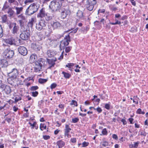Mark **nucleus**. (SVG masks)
<instances>
[{
  "mask_svg": "<svg viewBox=\"0 0 148 148\" xmlns=\"http://www.w3.org/2000/svg\"><path fill=\"white\" fill-rule=\"evenodd\" d=\"M40 130L42 131H43L46 129L47 127L46 124L45 123H41L40 124Z\"/></svg>",
  "mask_w": 148,
  "mask_h": 148,
  "instance_id": "nucleus-30",
  "label": "nucleus"
},
{
  "mask_svg": "<svg viewBox=\"0 0 148 148\" xmlns=\"http://www.w3.org/2000/svg\"><path fill=\"white\" fill-rule=\"evenodd\" d=\"M57 84L56 83H53L51 85L50 88L51 89H53L55 88Z\"/></svg>",
  "mask_w": 148,
  "mask_h": 148,
  "instance_id": "nucleus-52",
  "label": "nucleus"
},
{
  "mask_svg": "<svg viewBox=\"0 0 148 148\" xmlns=\"http://www.w3.org/2000/svg\"><path fill=\"white\" fill-rule=\"evenodd\" d=\"M105 108L108 110L110 109V105L108 104H106L105 105Z\"/></svg>",
  "mask_w": 148,
  "mask_h": 148,
  "instance_id": "nucleus-59",
  "label": "nucleus"
},
{
  "mask_svg": "<svg viewBox=\"0 0 148 148\" xmlns=\"http://www.w3.org/2000/svg\"><path fill=\"white\" fill-rule=\"evenodd\" d=\"M18 21L21 26L24 23L23 21L22 20H19Z\"/></svg>",
  "mask_w": 148,
  "mask_h": 148,
  "instance_id": "nucleus-63",
  "label": "nucleus"
},
{
  "mask_svg": "<svg viewBox=\"0 0 148 148\" xmlns=\"http://www.w3.org/2000/svg\"><path fill=\"white\" fill-rule=\"evenodd\" d=\"M45 16V19L47 21H49L51 20L52 18V16L49 15H47L46 14V15Z\"/></svg>",
  "mask_w": 148,
  "mask_h": 148,
  "instance_id": "nucleus-42",
  "label": "nucleus"
},
{
  "mask_svg": "<svg viewBox=\"0 0 148 148\" xmlns=\"http://www.w3.org/2000/svg\"><path fill=\"white\" fill-rule=\"evenodd\" d=\"M64 52V51H63L62 52V53H61L60 56V57L59 58H58V59L59 60H60V59H62L63 58Z\"/></svg>",
  "mask_w": 148,
  "mask_h": 148,
  "instance_id": "nucleus-60",
  "label": "nucleus"
},
{
  "mask_svg": "<svg viewBox=\"0 0 148 148\" xmlns=\"http://www.w3.org/2000/svg\"><path fill=\"white\" fill-rule=\"evenodd\" d=\"M39 5L37 3L31 4L26 9L25 14L26 15H31L37 12L39 8Z\"/></svg>",
  "mask_w": 148,
  "mask_h": 148,
  "instance_id": "nucleus-2",
  "label": "nucleus"
},
{
  "mask_svg": "<svg viewBox=\"0 0 148 148\" xmlns=\"http://www.w3.org/2000/svg\"><path fill=\"white\" fill-rule=\"evenodd\" d=\"M60 131V130L57 129L54 131V134L55 135H57L59 133Z\"/></svg>",
  "mask_w": 148,
  "mask_h": 148,
  "instance_id": "nucleus-57",
  "label": "nucleus"
},
{
  "mask_svg": "<svg viewBox=\"0 0 148 148\" xmlns=\"http://www.w3.org/2000/svg\"><path fill=\"white\" fill-rule=\"evenodd\" d=\"M58 42L56 40H53L49 42L50 45L52 46L55 47L58 44Z\"/></svg>",
  "mask_w": 148,
  "mask_h": 148,
  "instance_id": "nucleus-27",
  "label": "nucleus"
},
{
  "mask_svg": "<svg viewBox=\"0 0 148 148\" xmlns=\"http://www.w3.org/2000/svg\"><path fill=\"white\" fill-rule=\"evenodd\" d=\"M42 60L41 59L40 60H39L38 61L36 62L35 65L34 69L35 72H37L40 71L42 66Z\"/></svg>",
  "mask_w": 148,
  "mask_h": 148,
  "instance_id": "nucleus-8",
  "label": "nucleus"
},
{
  "mask_svg": "<svg viewBox=\"0 0 148 148\" xmlns=\"http://www.w3.org/2000/svg\"><path fill=\"white\" fill-rule=\"evenodd\" d=\"M89 145V142L84 141L82 143V147H87Z\"/></svg>",
  "mask_w": 148,
  "mask_h": 148,
  "instance_id": "nucleus-36",
  "label": "nucleus"
},
{
  "mask_svg": "<svg viewBox=\"0 0 148 148\" xmlns=\"http://www.w3.org/2000/svg\"><path fill=\"white\" fill-rule=\"evenodd\" d=\"M21 97L18 96H16L15 98L14 103H16L18 101L21 100Z\"/></svg>",
  "mask_w": 148,
  "mask_h": 148,
  "instance_id": "nucleus-39",
  "label": "nucleus"
},
{
  "mask_svg": "<svg viewBox=\"0 0 148 148\" xmlns=\"http://www.w3.org/2000/svg\"><path fill=\"white\" fill-rule=\"evenodd\" d=\"M70 141L72 143H75L76 142V139L75 138H72L70 139Z\"/></svg>",
  "mask_w": 148,
  "mask_h": 148,
  "instance_id": "nucleus-51",
  "label": "nucleus"
},
{
  "mask_svg": "<svg viewBox=\"0 0 148 148\" xmlns=\"http://www.w3.org/2000/svg\"><path fill=\"white\" fill-rule=\"evenodd\" d=\"M136 113L137 114H145V112L143 111H142L141 109L140 108H139L136 111Z\"/></svg>",
  "mask_w": 148,
  "mask_h": 148,
  "instance_id": "nucleus-40",
  "label": "nucleus"
},
{
  "mask_svg": "<svg viewBox=\"0 0 148 148\" xmlns=\"http://www.w3.org/2000/svg\"><path fill=\"white\" fill-rule=\"evenodd\" d=\"M1 19L2 21L1 22L2 23H5L7 21V16L6 15H4L2 16L1 17Z\"/></svg>",
  "mask_w": 148,
  "mask_h": 148,
  "instance_id": "nucleus-33",
  "label": "nucleus"
},
{
  "mask_svg": "<svg viewBox=\"0 0 148 148\" xmlns=\"http://www.w3.org/2000/svg\"><path fill=\"white\" fill-rule=\"evenodd\" d=\"M7 13L10 17L13 16L15 13L14 11L11 8H9L8 9Z\"/></svg>",
  "mask_w": 148,
  "mask_h": 148,
  "instance_id": "nucleus-25",
  "label": "nucleus"
},
{
  "mask_svg": "<svg viewBox=\"0 0 148 148\" xmlns=\"http://www.w3.org/2000/svg\"><path fill=\"white\" fill-rule=\"evenodd\" d=\"M46 15V14L45 10L44 8H42L40 10L39 12L37 15V17L38 18H42L45 17Z\"/></svg>",
  "mask_w": 148,
  "mask_h": 148,
  "instance_id": "nucleus-13",
  "label": "nucleus"
},
{
  "mask_svg": "<svg viewBox=\"0 0 148 148\" xmlns=\"http://www.w3.org/2000/svg\"><path fill=\"white\" fill-rule=\"evenodd\" d=\"M139 98L137 96L134 97L133 99V102L135 103L136 104H138V99Z\"/></svg>",
  "mask_w": 148,
  "mask_h": 148,
  "instance_id": "nucleus-38",
  "label": "nucleus"
},
{
  "mask_svg": "<svg viewBox=\"0 0 148 148\" xmlns=\"http://www.w3.org/2000/svg\"><path fill=\"white\" fill-rule=\"evenodd\" d=\"M46 26L45 22L44 20H41L38 23H36V29L38 30H40Z\"/></svg>",
  "mask_w": 148,
  "mask_h": 148,
  "instance_id": "nucleus-11",
  "label": "nucleus"
},
{
  "mask_svg": "<svg viewBox=\"0 0 148 148\" xmlns=\"http://www.w3.org/2000/svg\"><path fill=\"white\" fill-rule=\"evenodd\" d=\"M130 1L133 5L135 6L136 3L134 0H130Z\"/></svg>",
  "mask_w": 148,
  "mask_h": 148,
  "instance_id": "nucleus-64",
  "label": "nucleus"
},
{
  "mask_svg": "<svg viewBox=\"0 0 148 148\" xmlns=\"http://www.w3.org/2000/svg\"><path fill=\"white\" fill-rule=\"evenodd\" d=\"M5 85L3 83H0V89H3L5 87Z\"/></svg>",
  "mask_w": 148,
  "mask_h": 148,
  "instance_id": "nucleus-54",
  "label": "nucleus"
},
{
  "mask_svg": "<svg viewBox=\"0 0 148 148\" xmlns=\"http://www.w3.org/2000/svg\"><path fill=\"white\" fill-rule=\"evenodd\" d=\"M53 29H57L59 28L61 26V24L58 21L53 22V23L51 24Z\"/></svg>",
  "mask_w": 148,
  "mask_h": 148,
  "instance_id": "nucleus-16",
  "label": "nucleus"
},
{
  "mask_svg": "<svg viewBox=\"0 0 148 148\" xmlns=\"http://www.w3.org/2000/svg\"><path fill=\"white\" fill-rule=\"evenodd\" d=\"M5 42L6 43L11 45L15 44V40L12 38L6 39L5 40Z\"/></svg>",
  "mask_w": 148,
  "mask_h": 148,
  "instance_id": "nucleus-15",
  "label": "nucleus"
},
{
  "mask_svg": "<svg viewBox=\"0 0 148 148\" xmlns=\"http://www.w3.org/2000/svg\"><path fill=\"white\" fill-rule=\"evenodd\" d=\"M61 15L62 18H65L67 15L70 14V11L66 7L62 6V9L60 10Z\"/></svg>",
  "mask_w": 148,
  "mask_h": 148,
  "instance_id": "nucleus-6",
  "label": "nucleus"
},
{
  "mask_svg": "<svg viewBox=\"0 0 148 148\" xmlns=\"http://www.w3.org/2000/svg\"><path fill=\"white\" fill-rule=\"evenodd\" d=\"M32 48L36 51H39L40 49V47L36 43L32 44Z\"/></svg>",
  "mask_w": 148,
  "mask_h": 148,
  "instance_id": "nucleus-23",
  "label": "nucleus"
},
{
  "mask_svg": "<svg viewBox=\"0 0 148 148\" xmlns=\"http://www.w3.org/2000/svg\"><path fill=\"white\" fill-rule=\"evenodd\" d=\"M9 28L12 29V33L16 35L17 34L19 30V27L16 23H10L9 25Z\"/></svg>",
  "mask_w": 148,
  "mask_h": 148,
  "instance_id": "nucleus-7",
  "label": "nucleus"
},
{
  "mask_svg": "<svg viewBox=\"0 0 148 148\" xmlns=\"http://www.w3.org/2000/svg\"><path fill=\"white\" fill-rule=\"evenodd\" d=\"M13 9H15L16 10V14L17 15L20 14L23 11V8L22 7H18L14 6Z\"/></svg>",
  "mask_w": 148,
  "mask_h": 148,
  "instance_id": "nucleus-18",
  "label": "nucleus"
},
{
  "mask_svg": "<svg viewBox=\"0 0 148 148\" xmlns=\"http://www.w3.org/2000/svg\"><path fill=\"white\" fill-rule=\"evenodd\" d=\"M69 125V124H66L65 125V128L64 129V135L65 136H67L68 138L71 137V135L69 134V133L71 130L72 129L70 127Z\"/></svg>",
  "mask_w": 148,
  "mask_h": 148,
  "instance_id": "nucleus-10",
  "label": "nucleus"
},
{
  "mask_svg": "<svg viewBox=\"0 0 148 148\" xmlns=\"http://www.w3.org/2000/svg\"><path fill=\"white\" fill-rule=\"evenodd\" d=\"M51 3L52 10L54 12L59 11L60 12V10L62 9V5L60 4L59 2H56L54 1H52Z\"/></svg>",
  "mask_w": 148,
  "mask_h": 148,
  "instance_id": "nucleus-5",
  "label": "nucleus"
},
{
  "mask_svg": "<svg viewBox=\"0 0 148 148\" xmlns=\"http://www.w3.org/2000/svg\"><path fill=\"white\" fill-rule=\"evenodd\" d=\"M18 109V108L16 107L15 106H14L13 107V110L14 112L17 111Z\"/></svg>",
  "mask_w": 148,
  "mask_h": 148,
  "instance_id": "nucleus-62",
  "label": "nucleus"
},
{
  "mask_svg": "<svg viewBox=\"0 0 148 148\" xmlns=\"http://www.w3.org/2000/svg\"><path fill=\"white\" fill-rule=\"evenodd\" d=\"M86 3L95 5L97 3V0H87Z\"/></svg>",
  "mask_w": 148,
  "mask_h": 148,
  "instance_id": "nucleus-29",
  "label": "nucleus"
},
{
  "mask_svg": "<svg viewBox=\"0 0 148 148\" xmlns=\"http://www.w3.org/2000/svg\"><path fill=\"white\" fill-rule=\"evenodd\" d=\"M71 41V38L69 35L66 36L64 39L61 41L59 46L60 49L62 50L64 49L65 46L68 45Z\"/></svg>",
  "mask_w": 148,
  "mask_h": 148,
  "instance_id": "nucleus-3",
  "label": "nucleus"
},
{
  "mask_svg": "<svg viewBox=\"0 0 148 148\" xmlns=\"http://www.w3.org/2000/svg\"><path fill=\"white\" fill-rule=\"evenodd\" d=\"M95 5L92 4H90L86 3V8L88 10L91 11H92Z\"/></svg>",
  "mask_w": 148,
  "mask_h": 148,
  "instance_id": "nucleus-24",
  "label": "nucleus"
},
{
  "mask_svg": "<svg viewBox=\"0 0 148 148\" xmlns=\"http://www.w3.org/2000/svg\"><path fill=\"white\" fill-rule=\"evenodd\" d=\"M19 53L23 56H26L27 53V51L26 47L23 46H19L18 48Z\"/></svg>",
  "mask_w": 148,
  "mask_h": 148,
  "instance_id": "nucleus-12",
  "label": "nucleus"
},
{
  "mask_svg": "<svg viewBox=\"0 0 148 148\" xmlns=\"http://www.w3.org/2000/svg\"><path fill=\"white\" fill-rule=\"evenodd\" d=\"M3 90L7 94H10L12 91L11 87L7 85L5 86V87Z\"/></svg>",
  "mask_w": 148,
  "mask_h": 148,
  "instance_id": "nucleus-17",
  "label": "nucleus"
},
{
  "mask_svg": "<svg viewBox=\"0 0 148 148\" xmlns=\"http://www.w3.org/2000/svg\"><path fill=\"white\" fill-rule=\"evenodd\" d=\"M0 64L2 65V67H6L8 66V63L7 61L5 59H2L0 61Z\"/></svg>",
  "mask_w": 148,
  "mask_h": 148,
  "instance_id": "nucleus-22",
  "label": "nucleus"
},
{
  "mask_svg": "<svg viewBox=\"0 0 148 148\" xmlns=\"http://www.w3.org/2000/svg\"><path fill=\"white\" fill-rule=\"evenodd\" d=\"M98 13H104L105 12V10L104 9H99L98 10Z\"/></svg>",
  "mask_w": 148,
  "mask_h": 148,
  "instance_id": "nucleus-58",
  "label": "nucleus"
},
{
  "mask_svg": "<svg viewBox=\"0 0 148 148\" xmlns=\"http://www.w3.org/2000/svg\"><path fill=\"white\" fill-rule=\"evenodd\" d=\"M37 58V56L35 54H32L30 57V60L32 62L36 61Z\"/></svg>",
  "mask_w": 148,
  "mask_h": 148,
  "instance_id": "nucleus-26",
  "label": "nucleus"
},
{
  "mask_svg": "<svg viewBox=\"0 0 148 148\" xmlns=\"http://www.w3.org/2000/svg\"><path fill=\"white\" fill-rule=\"evenodd\" d=\"M54 53L50 50L48 51L47 54L48 57H51L54 56Z\"/></svg>",
  "mask_w": 148,
  "mask_h": 148,
  "instance_id": "nucleus-31",
  "label": "nucleus"
},
{
  "mask_svg": "<svg viewBox=\"0 0 148 148\" xmlns=\"http://www.w3.org/2000/svg\"><path fill=\"white\" fill-rule=\"evenodd\" d=\"M74 65V64L73 63H68L67 65H66V67H68L69 68H71V67L73 66Z\"/></svg>",
  "mask_w": 148,
  "mask_h": 148,
  "instance_id": "nucleus-53",
  "label": "nucleus"
},
{
  "mask_svg": "<svg viewBox=\"0 0 148 148\" xmlns=\"http://www.w3.org/2000/svg\"><path fill=\"white\" fill-rule=\"evenodd\" d=\"M139 143V142L138 141L136 142H134V144L132 145V147L134 148H137L138 146Z\"/></svg>",
  "mask_w": 148,
  "mask_h": 148,
  "instance_id": "nucleus-37",
  "label": "nucleus"
},
{
  "mask_svg": "<svg viewBox=\"0 0 148 148\" xmlns=\"http://www.w3.org/2000/svg\"><path fill=\"white\" fill-rule=\"evenodd\" d=\"M95 110H96L99 113L101 112L102 111V110L100 108L98 107Z\"/></svg>",
  "mask_w": 148,
  "mask_h": 148,
  "instance_id": "nucleus-56",
  "label": "nucleus"
},
{
  "mask_svg": "<svg viewBox=\"0 0 148 148\" xmlns=\"http://www.w3.org/2000/svg\"><path fill=\"white\" fill-rule=\"evenodd\" d=\"M102 134H100V135H107L108 134V131L106 128H104L102 130Z\"/></svg>",
  "mask_w": 148,
  "mask_h": 148,
  "instance_id": "nucleus-34",
  "label": "nucleus"
},
{
  "mask_svg": "<svg viewBox=\"0 0 148 148\" xmlns=\"http://www.w3.org/2000/svg\"><path fill=\"white\" fill-rule=\"evenodd\" d=\"M42 138L44 140H46L50 139V136L49 135H43Z\"/></svg>",
  "mask_w": 148,
  "mask_h": 148,
  "instance_id": "nucleus-43",
  "label": "nucleus"
},
{
  "mask_svg": "<svg viewBox=\"0 0 148 148\" xmlns=\"http://www.w3.org/2000/svg\"><path fill=\"white\" fill-rule=\"evenodd\" d=\"M77 16L79 18H82L83 16V12L82 11L78 10L77 13Z\"/></svg>",
  "mask_w": 148,
  "mask_h": 148,
  "instance_id": "nucleus-28",
  "label": "nucleus"
},
{
  "mask_svg": "<svg viewBox=\"0 0 148 148\" xmlns=\"http://www.w3.org/2000/svg\"><path fill=\"white\" fill-rule=\"evenodd\" d=\"M29 124L30 125V126L31 127L32 129H33L35 128L36 130H37L38 129V126L36 122L34 121H30Z\"/></svg>",
  "mask_w": 148,
  "mask_h": 148,
  "instance_id": "nucleus-14",
  "label": "nucleus"
},
{
  "mask_svg": "<svg viewBox=\"0 0 148 148\" xmlns=\"http://www.w3.org/2000/svg\"><path fill=\"white\" fill-rule=\"evenodd\" d=\"M3 34L2 27L1 25H0V38L2 37Z\"/></svg>",
  "mask_w": 148,
  "mask_h": 148,
  "instance_id": "nucleus-41",
  "label": "nucleus"
},
{
  "mask_svg": "<svg viewBox=\"0 0 148 148\" xmlns=\"http://www.w3.org/2000/svg\"><path fill=\"white\" fill-rule=\"evenodd\" d=\"M32 94L33 96L36 97L38 95V92L37 91L33 92H32Z\"/></svg>",
  "mask_w": 148,
  "mask_h": 148,
  "instance_id": "nucleus-49",
  "label": "nucleus"
},
{
  "mask_svg": "<svg viewBox=\"0 0 148 148\" xmlns=\"http://www.w3.org/2000/svg\"><path fill=\"white\" fill-rule=\"evenodd\" d=\"M36 22V18H32L28 23L29 27H32L33 24Z\"/></svg>",
  "mask_w": 148,
  "mask_h": 148,
  "instance_id": "nucleus-21",
  "label": "nucleus"
},
{
  "mask_svg": "<svg viewBox=\"0 0 148 148\" xmlns=\"http://www.w3.org/2000/svg\"><path fill=\"white\" fill-rule=\"evenodd\" d=\"M19 18H21L22 20H25L26 19L25 17L22 14L17 16Z\"/></svg>",
  "mask_w": 148,
  "mask_h": 148,
  "instance_id": "nucleus-48",
  "label": "nucleus"
},
{
  "mask_svg": "<svg viewBox=\"0 0 148 148\" xmlns=\"http://www.w3.org/2000/svg\"><path fill=\"white\" fill-rule=\"evenodd\" d=\"M62 74L64 75V77L67 79L69 78L71 76V74L67 73H66L64 71L62 72Z\"/></svg>",
  "mask_w": 148,
  "mask_h": 148,
  "instance_id": "nucleus-32",
  "label": "nucleus"
},
{
  "mask_svg": "<svg viewBox=\"0 0 148 148\" xmlns=\"http://www.w3.org/2000/svg\"><path fill=\"white\" fill-rule=\"evenodd\" d=\"M11 70L8 73V74H11V76L8 79V83L13 85L16 86L14 81H15L16 79L18 74V71L16 68H14L12 67H10Z\"/></svg>",
  "mask_w": 148,
  "mask_h": 148,
  "instance_id": "nucleus-1",
  "label": "nucleus"
},
{
  "mask_svg": "<svg viewBox=\"0 0 148 148\" xmlns=\"http://www.w3.org/2000/svg\"><path fill=\"white\" fill-rule=\"evenodd\" d=\"M47 81V79L40 78L38 79V82L40 84H43L45 83Z\"/></svg>",
  "mask_w": 148,
  "mask_h": 148,
  "instance_id": "nucleus-35",
  "label": "nucleus"
},
{
  "mask_svg": "<svg viewBox=\"0 0 148 148\" xmlns=\"http://www.w3.org/2000/svg\"><path fill=\"white\" fill-rule=\"evenodd\" d=\"M30 36V31L28 27L26 30L22 31L20 34V37L23 40H27L28 39Z\"/></svg>",
  "mask_w": 148,
  "mask_h": 148,
  "instance_id": "nucleus-4",
  "label": "nucleus"
},
{
  "mask_svg": "<svg viewBox=\"0 0 148 148\" xmlns=\"http://www.w3.org/2000/svg\"><path fill=\"white\" fill-rule=\"evenodd\" d=\"M38 88V87L37 86H32L31 87L30 90L31 91L35 90Z\"/></svg>",
  "mask_w": 148,
  "mask_h": 148,
  "instance_id": "nucleus-46",
  "label": "nucleus"
},
{
  "mask_svg": "<svg viewBox=\"0 0 148 148\" xmlns=\"http://www.w3.org/2000/svg\"><path fill=\"white\" fill-rule=\"evenodd\" d=\"M4 53L6 58L10 59L13 57L14 53L13 50L7 49L4 51Z\"/></svg>",
  "mask_w": 148,
  "mask_h": 148,
  "instance_id": "nucleus-9",
  "label": "nucleus"
},
{
  "mask_svg": "<svg viewBox=\"0 0 148 148\" xmlns=\"http://www.w3.org/2000/svg\"><path fill=\"white\" fill-rule=\"evenodd\" d=\"M56 61V59L50 60L47 59V62L48 64L50 65L49 68H51V67L54 66L55 64V62Z\"/></svg>",
  "mask_w": 148,
  "mask_h": 148,
  "instance_id": "nucleus-19",
  "label": "nucleus"
},
{
  "mask_svg": "<svg viewBox=\"0 0 148 148\" xmlns=\"http://www.w3.org/2000/svg\"><path fill=\"white\" fill-rule=\"evenodd\" d=\"M72 47H68L65 48V51L67 53L69 52L71 50Z\"/></svg>",
  "mask_w": 148,
  "mask_h": 148,
  "instance_id": "nucleus-47",
  "label": "nucleus"
},
{
  "mask_svg": "<svg viewBox=\"0 0 148 148\" xmlns=\"http://www.w3.org/2000/svg\"><path fill=\"white\" fill-rule=\"evenodd\" d=\"M109 145L108 142L106 141H105L103 142L102 143V145L103 147H106L108 146Z\"/></svg>",
  "mask_w": 148,
  "mask_h": 148,
  "instance_id": "nucleus-45",
  "label": "nucleus"
},
{
  "mask_svg": "<svg viewBox=\"0 0 148 148\" xmlns=\"http://www.w3.org/2000/svg\"><path fill=\"white\" fill-rule=\"evenodd\" d=\"M34 1V0H25L24 1V3L27 4V3H32Z\"/></svg>",
  "mask_w": 148,
  "mask_h": 148,
  "instance_id": "nucleus-50",
  "label": "nucleus"
},
{
  "mask_svg": "<svg viewBox=\"0 0 148 148\" xmlns=\"http://www.w3.org/2000/svg\"><path fill=\"white\" fill-rule=\"evenodd\" d=\"M71 105H74L76 106H77V102L75 100H72L70 103Z\"/></svg>",
  "mask_w": 148,
  "mask_h": 148,
  "instance_id": "nucleus-44",
  "label": "nucleus"
},
{
  "mask_svg": "<svg viewBox=\"0 0 148 148\" xmlns=\"http://www.w3.org/2000/svg\"><path fill=\"white\" fill-rule=\"evenodd\" d=\"M58 107L59 108L63 109L64 108V105L62 104H60L59 105Z\"/></svg>",
  "mask_w": 148,
  "mask_h": 148,
  "instance_id": "nucleus-61",
  "label": "nucleus"
},
{
  "mask_svg": "<svg viewBox=\"0 0 148 148\" xmlns=\"http://www.w3.org/2000/svg\"><path fill=\"white\" fill-rule=\"evenodd\" d=\"M112 137L113 139L116 140H117L118 139V136L116 134H113L112 135Z\"/></svg>",
  "mask_w": 148,
  "mask_h": 148,
  "instance_id": "nucleus-55",
  "label": "nucleus"
},
{
  "mask_svg": "<svg viewBox=\"0 0 148 148\" xmlns=\"http://www.w3.org/2000/svg\"><path fill=\"white\" fill-rule=\"evenodd\" d=\"M56 144L58 148H62L65 145V143L62 140H60L57 142Z\"/></svg>",
  "mask_w": 148,
  "mask_h": 148,
  "instance_id": "nucleus-20",
  "label": "nucleus"
}]
</instances>
